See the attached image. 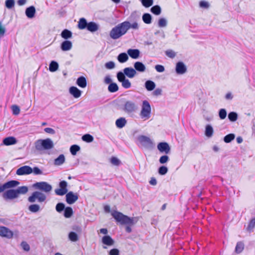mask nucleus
<instances>
[{
  "mask_svg": "<svg viewBox=\"0 0 255 255\" xmlns=\"http://www.w3.org/2000/svg\"><path fill=\"white\" fill-rule=\"evenodd\" d=\"M130 28L138 29V24L137 22L130 23L128 21H125L113 27L110 32V36L113 39H117L125 35Z\"/></svg>",
  "mask_w": 255,
  "mask_h": 255,
  "instance_id": "obj_1",
  "label": "nucleus"
},
{
  "mask_svg": "<svg viewBox=\"0 0 255 255\" xmlns=\"http://www.w3.org/2000/svg\"><path fill=\"white\" fill-rule=\"evenodd\" d=\"M111 214L116 222L120 223L122 225H127L126 227V231L128 233L131 232L130 226L134 225L137 221L136 218H130L117 211H114Z\"/></svg>",
  "mask_w": 255,
  "mask_h": 255,
  "instance_id": "obj_2",
  "label": "nucleus"
},
{
  "mask_svg": "<svg viewBox=\"0 0 255 255\" xmlns=\"http://www.w3.org/2000/svg\"><path fill=\"white\" fill-rule=\"evenodd\" d=\"M28 191L26 186L19 187L16 189H9L6 191L2 195L5 200H13L19 197L21 194H25Z\"/></svg>",
  "mask_w": 255,
  "mask_h": 255,
  "instance_id": "obj_3",
  "label": "nucleus"
},
{
  "mask_svg": "<svg viewBox=\"0 0 255 255\" xmlns=\"http://www.w3.org/2000/svg\"><path fill=\"white\" fill-rule=\"evenodd\" d=\"M35 148L38 151L49 150L54 147V144L50 138L38 139L35 142Z\"/></svg>",
  "mask_w": 255,
  "mask_h": 255,
  "instance_id": "obj_4",
  "label": "nucleus"
},
{
  "mask_svg": "<svg viewBox=\"0 0 255 255\" xmlns=\"http://www.w3.org/2000/svg\"><path fill=\"white\" fill-rule=\"evenodd\" d=\"M46 200V195L39 191L33 192L28 198V202L31 203H34L36 202L39 203H42L44 202Z\"/></svg>",
  "mask_w": 255,
  "mask_h": 255,
  "instance_id": "obj_5",
  "label": "nucleus"
},
{
  "mask_svg": "<svg viewBox=\"0 0 255 255\" xmlns=\"http://www.w3.org/2000/svg\"><path fill=\"white\" fill-rule=\"evenodd\" d=\"M151 109L149 103L144 100L142 102L140 116L141 119L146 120L150 118Z\"/></svg>",
  "mask_w": 255,
  "mask_h": 255,
  "instance_id": "obj_6",
  "label": "nucleus"
},
{
  "mask_svg": "<svg viewBox=\"0 0 255 255\" xmlns=\"http://www.w3.org/2000/svg\"><path fill=\"white\" fill-rule=\"evenodd\" d=\"M117 78L119 82L122 83V86L125 89H128L131 87L130 81L126 79L124 74L119 72L117 74Z\"/></svg>",
  "mask_w": 255,
  "mask_h": 255,
  "instance_id": "obj_7",
  "label": "nucleus"
},
{
  "mask_svg": "<svg viewBox=\"0 0 255 255\" xmlns=\"http://www.w3.org/2000/svg\"><path fill=\"white\" fill-rule=\"evenodd\" d=\"M136 109L137 107L135 103L131 101L126 102L123 107L124 111L128 114L134 112Z\"/></svg>",
  "mask_w": 255,
  "mask_h": 255,
  "instance_id": "obj_8",
  "label": "nucleus"
},
{
  "mask_svg": "<svg viewBox=\"0 0 255 255\" xmlns=\"http://www.w3.org/2000/svg\"><path fill=\"white\" fill-rule=\"evenodd\" d=\"M34 186L45 192H49L52 189L51 186L46 182H37L34 184Z\"/></svg>",
  "mask_w": 255,
  "mask_h": 255,
  "instance_id": "obj_9",
  "label": "nucleus"
},
{
  "mask_svg": "<svg viewBox=\"0 0 255 255\" xmlns=\"http://www.w3.org/2000/svg\"><path fill=\"white\" fill-rule=\"evenodd\" d=\"M13 232L8 228L4 226H0V237L6 238L7 239H11L13 237Z\"/></svg>",
  "mask_w": 255,
  "mask_h": 255,
  "instance_id": "obj_10",
  "label": "nucleus"
},
{
  "mask_svg": "<svg viewBox=\"0 0 255 255\" xmlns=\"http://www.w3.org/2000/svg\"><path fill=\"white\" fill-rule=\"evenodd\" d=\"M67 183L65 181H62L59 183V188L55 190V193L57 195L62 196L67 192Z\"/></svg>",
  "mask_w": 255,
  "mask_h": 255,
  "instance_id": "obj_11",
  "label": "nucleus"
},
{
  "mask_svg": "<svg viewBox=\"0 0 255 255\" xmlns=\"http://www.w3.org/2000/svg\"><path fill=\"white\" fill-rule=\"evenodd\" d=\"M19 182L16 180H11L4 183L0 186V193L3 192L5 190L14 188L19 185Z\"/></svg>",
  "mask_w": 255,
  "mask_h": 255,
  "instance_id": "obj_12",
  "label": "nucleus"
},
{
  "mask_svg": "<svg viewBox=\"0 0 255 255\" xmlns=\"http://www.w3.org/2000/svg\"><path fill=\"white\" fill-rule=\"evenodd\" d=\"M32 172V169L31 167L24 165L18 168L16 171V174L18 175H23L30 174Z\"/></svg>",
  "mask_w": 255,
  "mask_h": 255,
  "instance_id": "obj_13",
  "label": "nucleus"
},
{
  "mask_svg": "<svg viewBox=\"0 0 255 255\" xmlns=\"http://www.w3.org/2000/svg\"><path fill=\"white\" fill-rule=\"evenodd\" d=\"M78 198L79 196L77 193H74L70 191L66 194V201L68 204H72L78 199Z\"/></svg>",
  "mask_w": 255,
  "mask_h": 255,
  "instance_id": "obj_14",
  "label": "nucleus"
},
{
  "mask_svg": "<svg viewBox=\"0 0 255 255\" xmlns=\"http://www.w3.org/2000/svg\"><path fill=\"white\" fill-rule=\"evenodd\" d=\"M157 148L161 152H164L168 154L170 152V148L166 142H160L157 145Z\"/></svg>",
  "mask_w": 255,
  "mask_h": 255,
  "instance_id": "obj_15",
  "label": "nucleus"
},
{
  "mask_svg": "<svg viewBox=\"0 0 255 255\" xmlns=\"http://www.w3.org/2000/svg\"><path fill=\"white\" fill-rule=\"evenodd\" d=\"M129 78H133L137 74L136 71L132 67H127L124 69V73Z\"/></svg>",
  "mask_w": 255,
  "mask_h": 255,
  "instance_id": "obj_16",
  "label": "nucleus"
},
{
  "mask_svg": "<svg viewBox=\"0 0 255 255\" xmlns=\"http://www.w3.org/2000/svg\"><path fill=\"white\" fill-rule=\"evenodd\" d=\"M102 242L108 246H112L115 244L114 240L109 235L104 236L102 239Z\"/></svg>",
  "mask_w": 255,
  "mask_h": 255,
  "instance_id": "obj_17",
  "label": "nucleus"
},
{
  "mask_svg": "<svg viewBox=\"0 0 255 255\" xmlns=\"http://www.w3.org/2000/svg\"><path fill=\"white\" fill-rule=\"evenodd\" d=\"M186 67L183 62H178L177 63L176 66V71L177 73L183 74L186 72Z\"/></svg>",
  "mask_w": 255,
  "mask_h": 255,
  "instance_id": "obj_18",
  "label": "nucleus"
},
{
  "mask_svg": "<svg viewBox=\"0 0 255 255\" xmlns=\"http://www.w3.org/2000/svg\"><path fill=\"white\" fill-rule=\"evenodd\" d=\"M138 139L140 142L144 146H149L152 144L150 138L144 135L140 136Z\"/></svg>",
  "mask_w": 255,
  "mask_h": 255,
  "instance_id": "obj_19",
  "label": "nucleus"
},
{
  "mask_svg": "<svg viewBox=\"0 0 255 255\" xmlns=\"http://www.w3.org/2000/svg\"><path fill=\"white\" fill-rule=\"evenodd\" d=\"M69 93L75 98H78L81 96L82 92L77 87H74V86H72L69 89Z\"/></svg>",
  "mask_w": 255,
  "mask_h": 255,
  "instance_id": "obj_20",
  "label": "nucleus"
},
{
  "mask_svg": "<svg viewBox=\"0 0 255 255\" xmlns=\"http://www.w3.org/2000/svg\"><path fill=\"white\" fill-rule=\"evenodd\" d=\"M72 47V43L69 40H65L61 44V49L62 51L70 50Z\"/></svg>",
  "mask_w": 255,
  "mask_h": 255,
  "instance_id": "obj_21",
  "label": "nucleus"
},
{
  "mask_svg": "<svg viewBox=\"0 0 255 255\" xmlns=\"http://www.w3.org/2000/svg\"><path fill=\"white\" fill-rule=\"evenodd\" d=\"M35 12V7L34 6H30L26 9L25 14L28 18H32L34 17Z\"/></svg>",
  "mask_w": 255,
  "mask_h": 255,
  "instance_id": "obj_22",
  "label": "nucleus"
},
{
  "mask_svg": "<svg viewBox=\"0 0 255 255\" xmlns=\"http://www.w3.org/2000/svg\"><path fill=\"white\" fill-rule=\"evenodd\" d=\"M134 68L136 71L139 72H143L146 69L145 65L139 61H137L134 63Z\"/></svg>",
  "mask_w": 255,
  "mask_h": 255,
  "instance_id": "obj_23",
  "label": "nucleus"
},
{
  "mask_svg": "<svg viewBox=\"0 0 255 255\" xmlns=\"http://www.w3.org/2000/svg\"><path fill=\"white\" fill-rule=\"evenodd\" d=\"M128 54L133 59H137L139 56V51L138 49H129L128 50Z\"/></svg>",
  "mask_w": 255,
  "mask_h": 255,
  "instance_id": "obj_24",
  "label": "nucleus"
},
{
  "mask_svg": "<svg viewBox=\"0 0 255 255\" xmlns=\"http://www.w3.org/2000/svg\"><path fill=\"white\" fill-rule=\"evenodd\" d=\"M3 143L5 145H13L16 143V140L15 137L9 136L5 138L3 140Z\"/></svg>",
  "mask_w": 255,
  "mask_h": 255,
  "instance_id": "obj_25",
  "label": "nucleus"
},
{
  "mask_svg": "<svg viewBox=\"0 0 255 255\" xmlns=\"http://www.w3.org/2000/svg\"><path fill=\"white\" fill-rule=\"evenodd\" d=\"M77 84L81 88H84L87 86V81L83 76L79 77L76 82Z\"/></svg>",
  "mask_w": 255,
  "mask_h": 255,
  "instance_id": "obj_26",
  "label": "nucleus"
},
{
  "mask_svg": "<svg viewBox=\"0 0 255 255\" xmlns=\"http://www.w3.org/2000/svg\"><path fill=\"white\" fill-rule=\"evenodd\" d=\"M145 87L147 91H151L155 88V84L151 80H147L145 83Z\"/></svg>",
  "mask_w": 255,
  "mask_h": 255,
  "instance_id": "obj_27",
  "label": "nucleus"
},
{
  "mask_svg": "<svg viewBox=\"0 0 255 255\" xmlns=\"http://www.w3.org/2000/svg\"><path fill=\"white\" fill-rule=\"evenodd\" d=\"M88 23L84 18H81L78 23V27L79 29H84L87 27Z\"/></svg>",
  "mask_w": 255,
  "mask_h": 255,
  "instance_id": "obj_28",
  "label": "nucleus"
},
{
  "mask_svg": "<svg viewBox=\"0 0 255 255\" xmlns=\"http://www.w3.org/2000/svg\"><path fill=\"white\" fill-rule=\"evenodd\" d=\"M87 29L91 32H95L98 29V26L94 22H90L88 24Z\"/></svg>",
  "mask_w": 255,
  "mask_h": 255,
  "instance_id": "obj_29",
  "label": "nucleus"
},
{
  "mask_svg": "<svg viewBox=\"0 0 255 255\" xmlns=\"http://www.w3.org/2000/svg\"><path fill=\"white\" fill-rule=\"evenodd\" d=\"M61 36L64 39H68L72 37V33L71 31L67 29H65L62 31L61 33Z\"/></svg>",
  "mask_w": 255,
  "mask_h": 255,
  "instance_id": "obj_30",
  "label": "nucleus"
},
{
  "mask_svg": "<svg viewBox=\"0 0 255 255\" xmlns=\"http://www.w3.org/2000/svg\"><path fill=\"white\" fill-rule=\"evenodd\" d=\"M65 156L63 154H60L54 160V164L56 165H60L65 162Z\"/></svg>",
  "mask_w": 255,
  "mask_h": 255,
  "instance_id": "obj_31",
  "label": "nucleus"
},
{
  "mask_svg": "<svg viewBox=\"0 0 255 255\" xmlns=\"http://www.w3.org/2000/svg\"><path fill=\"white\" fill-rule=\"evenodd\" d=\"M126 124V121L125 118H121L118 119L116 122V125L119 128H123Z\"/></svg>",
  "mask_w": 255,
  "mask_h": 255,
  "instance_id": "obj_32",
  "label": "nucleus"
},
{
  "mask_svg": "<svg viewBox=\"0 0 255 255\" xmlns=\"http://www.w3.org/2000/svg\"><path fill=\"white\" fill-rule=\"evenodd\" d=\"M128 58V56L126 53H120L118 57V60L120 63L126 62Z\"/></svg>",
  "mask_w": 255,
  "mask_h": 255,
  "instance_id": "obj_33",
  "label": "nucleus"
},
{
  "mask_svg": "<svg viewBox=\"0 0 255 255\" xmlns=\"http://www.w3.org/2000/svg\"><path fill=\"white\" fill-rule=\"evenodd\" d=\"M73 214V209L71 207H67L64 210V217L67 218L71 217Z\"/></svg>",
  "mask_w": 255,
  "mask_h": 255,
  "instance_id": "obj_34",
  "label": "nucleus"
},
{
  "mask_svg": "<svg viewBox=\"0 0 255 255\" xmlns=\"http://www.w3.org/2000/svg\"><path fill=\"white\" fill-rule=\"evenodd\" d=\"M28 210L31 212L36 213L40 210V207L38 204H33L28 207Z\"/></svg>",
  "mask_w": 255,
  "mask_h": 255,
  "instance_id": "obj_35",
  "label": "nucleus"
},
{
  "mask_svg": "<svg viewBox=\"0 0 255 255\" xmlns=\"http://www.w3.org/2000/svg\"><path fill=\"white\" fill-rule=\"evenodd\" d=\"M244 249V244L242 242H239L237 243L236 248H235V252L237 254L241 253Z\"/></svg>",
  "mask_w": 255,
  "mask_h": 255,
  "instance_id": "obj_36",
  "label": "nucleus"
},
{
  "mask_svg": "<svg viewBox=\"0 0 255 255\" xmlns=\"http://www.w3.org/2000/svg\"><path fill=\"white\" fill-rule=\"evenodd\" d=\"M119 87L115 83H111L108 86V90L111 93H114L118 91Z\"/></svg>",
  "mask_w": 255,
  "mask_h": 255,
  "instance_id": "obj_37",
  "label": "nucleus"
},
{
  "mask_svg": "<svg viewBox=\"0 0 255 255\" xmlns=\"http://www.w3.org/2000/svg\"><path fill=\"white\" fill-rule=\"evenodd\" d=\"M142 20L146 24H150L151 22V16L150 14L146 13L142 15Z\"/></svg>",
  "mask_w": 255,
  "mask_h": 255,
  "instance_id": "obj_38",
  "label": "nucleus"
},
{
  "mask_svg": "<svg viewBox=\"0 0 255 255\" xmlns=\"http://www.w3.org/2000/svg\"><path fill=\"white\" fill-rule=\"evenodd\" d=\"M80 149V146L76 144L72 145L70 148L71 153L73 155H75L77 154V152L79 151Z\"/></svg>",
  "mask_w": 255,
  "mask_h": 255,
  "instance_id": "obj_39",
  "label": "nucleus"
},
{
  "mask_svg": "<svg viewBox=\"0 0 255 255\" xmlns=\"http://www.w3.org/2000/svg\"><path fill=\"white\" fill-rule=\"evenodd\" d=\"M58 68V64L55 61H52L49 65V70L51 72L56 71Z\"/></svg>",
  "mask_w": 255,
  "mask_h": 255,
  "instance_id": "obj_40",
  "label": "nucleus"
},
{
  "mask_svg": "<svg viewBox=\"0 0 255 255\" xmlns=\"http://www.w3.org/2000/svg\"><path fill=\"white\" fill-rule=\"evenodd\" d=\"M213 133V129L210 125H207L206 127L205 134L208 137H211Z\"/></svg>",
  "mask_w": 255,
  "mask_h": 255,
  "instance_id": "obj_41",
  "label": "nucleus"
},
{
  "mask_svg": "<svg viewBox=\"0 0 255 255\" xmlns=\"http://www.w3.org/2000/svg\"><path fill=\"white\" fill-rule=\"evenodd\" d=\"M68 237L69 240L72 242H76L79 240L77 235L74 232H70Z\"/></svg>",
  "mask_w": 255,
  "mask_h": 255,
  "instance_id": "obj_42",
  "label": "nucleus"
},
{
  "mask_svg": "<svg viewBox=\"0 0 255 255\" xmlns=\"http://www.w3.org/2000/svg\"><path fill=\"white\" fill-rule=\"evenodd\" d=\"M151 11L155 15H159L161 13V8L159 5H154L151 8Z\"/></svg>",
  "mask_w": 255,
  "mask_h": 255,
  "instance_id": "obj_43",
  "label": "nucleus"
},
{
  "mask_svg": "<svg viewBox=\"0 0 255 255\" xmlns=\"http://www.w3.org/2000/svg\"><path fill=\"white\" fill-rule=\"evenodd\" d=\"M228 118L231 122H235L238 119V115L236 112H230L228 115Z\"/></svg>",
  "mask_w": 255,
  "mask_h": 255,
  "instance_id": "obj_44",
  "label": "nucleus"
},
{
  "mask_svg": "<svg viewBox=\"0 0 255 255\" xmlns=\"http://www.w3.org/2000/svg\"><path fill=\"white\" fill-rule=\"evenodd\" d=\"M235 137V135L233 133H230L226 135L224 138V140L226 143H229L233 140Z\"/></svg>",
  "mask_w": 255,
  "mask_h": 255,
  "instance_id": "obj_45",
  "label": "nucleus"
},
{
  "mask_svg": "<svg viewBox=\"0 0 255 255\" xmlns=\"http://www.w3.org/2000/svg\"><path fill=\"white\" fill-rule=\"evenodd\" d=\"M82 139L83 141L87 142H92L94 140L93 137L90 134H86L83 135Z\"/></svg>",
  "mask_w": 255,
  "mask_h": 255,
  "instance_id": "obj_46",
  "label": "nucleus"
},
{
  "mask_svg": "<svg viewBox=\"0 0 255 255\" xmlns=\"http://www.w3.org/2000/svg\"><path fill=\"white\" fill-rule=\"evenodd\" d=\"M255 227V218L252 219L249 222L247 229L249 231H251L253 230V229Z\"/></svg>",
  "mask_w": 255,
  "mask_h": 255,
  "instance_id": "obj_47",
  "label": "nucleus"
},
{
  "mask_svg": "<svg viewBox=\"0 0 255 255\" xmlns=\"http://www.w3.org/2000/svg\"><path fill=\"white\" fill-rule=\"evenodd\" d=\"M219 116L221 120H224L226 118L227 112L225 109H221L219 112Z\"/></svg>",
  "mask_w": 255,
  "mask_h": 255,
  "instance_id": "obj_48",
  "label": "nucleus"
},
{
  "mask_svg": "<svg viewBox=\"0 0 255 255\" xmlns=\"http://www.w3.org/2000/svg\"><path fill=\"white\" fill-rule=\"evenodd\" d=\"M111 163L114 165L118 166L120 164V160L116 157L113 156L110 159Z\"/></svg>",
  "mask_w": 255,
  "mask_h": 255,
  "instance_id": "obj_49",
  "label": "nucleus"
},
{
  "mask_svg": "<svg viewBox=\"0 0 255 255\" xmlns=\"http://www.w3.org/2000/svg\"><path fill=\"white\" fill-rule=\"evenodd\" d=\"M11 110L13 114L14 115H17L20 113V109L18 106L16 105H13L11 106Z\"/></svg>",
  "mask_w": 255,
  "mask_h": 255,
  "instance_id": "obj_50",
  "label": "nucleus"
},
{
  "mask_svg": "<svg viewBox=\"0 0 255 255\" xmlns=\"http://www.w3.org/2000/svg\"><path fill=\"white\" fill-rule=\"evenodd\" d=\"M14 5V0H6L5 1V6L8 8L10 9L13 7Z\"/></svg>",
  "mask_w": 255,
  "mask_h": 255,
  "instance_id": "obj_51",
  "label": "nucleus"
},
{
  "mask_svg": "<svg viewBox=\"0 0 255 255\" xmlns=\"http://www.w3.org/2000/svg\"><path fill=\"white\" fill-rule=\"evenodd\" d=\"M141 2L142 5L145 7H149L153 4L152 0H143Z\"/></svg>",
  "mask_w": 255,
  "mask_h": 255,
  "instance_id": "obj_52",
  "label": "nucleus"
},
{
  "mask_svg": "<svg viewBox=\"0 0 255 255\" xmlns=\"http://www.w3.org/2000/svg\"><path fill=\"white\" fill-rule=\"evenodd\" d=\"M168 171V169L166 166H162L158 169V173L160 175H165Z\"/></svg>",
  "mask_w": 255,
  "mask_h": 255,
  "instance_id": "obj_53",
  "label": "nucleus"
},
{
  "mask_svg": "<svg viewBox=\"0 0 255 255\" xmlns=\"http://www.w3.org/2000/svg\"><path fill=\"white\" fill-rule=\"evenodd\" d=\"M65 209V205L62 203H59L56 206V210L58 212H62Z\"/></svg>",
  "mask_w": 255,
  "mask_h": 255,
  "instance_id": "obj_54",
  "label": "nucleus"
},
{
  "mask_svg": "<svg viewBox=\"0 0 255 255\" xmlns=\"http://www.w3.org/2000/svg\"><path fill=\"white\" fill-rule=\"evenodd\" d=\"M166 55L169 58H173L176 56L175 52L172 50H168L165 51Z\"/></svg>",
  "mask_w": 255,
  "mask_h": 255,
  "instance_id": "obj_55",
  "label": "nucleus"
},
{
  "mask_svg": "<svg viewBox=\"0 0 255 255\" xmlns=\"http://www.w3.org/2000/svg\"><path fill=\"white\" fill-rule=\"evenodd\" d=\"M21 246L25 251L28 252L30 250L29 245L26 242H22L21 243Z\"/></svg>",
  "mask_w": 255,
  "mask_h": 255,
  "instance_id": "obj_56",
  "label": "nucleus"
},
{
  "mask_svg": "<svg viewBox=\"0 0 255 255\" xmlns=\"http://www.w3.org/2000/svg\"><path fill=\"white\" fill-rule=\"evenodd\" d=\"M169 160V157L167 155H163L159 158V162L161 164H164L167 162Z\"/></svg>",
  "mask_w": 255,
  "mask_h": 255,
  "instance_id": "obj_57",
  "label": "nucleus"
},
{
  "mask_svg": "<svg viewBox=\"0 0 255 255\" xmlns=\"http://www.w3.org/2000/svg\"><path fill=\"white\" fill-rule=\"evenodd\" d=\"M166 20L163 18H161L158 20V26L159 27H164L166 25Z\"/></svg>",
  "mask_w": 255,
  "mask_h": 255,
  "instance_id": "obj_58",
  "label": "nucleus"
},
{
  "mask_svg": "<svg viewBox=\"0 0 255 255\" xmlns=\"http://www.w3.org/2000/svg\"><path fill=\"white\" fill-rule=\"evenodd\" d=\"M109 254V255H119L120 252L117 249H113L110 251Z\"/></svg>",
  "mask_w": 255,
  "mask_h": 255,
  "instance_id": "obj_59",
  "label": "nucleus"
},
{
  "mask_svg": "<svg viewBox=\"0 0 255 255\" xmlns=\"http://www.w3.org/2000/svg\"><path fill=\"white\" fill-rule=\"evenodd\" d=\"M115 63L112 61H110L106 63L105 66L107 69H112L115 67Z\"/></svg>",
  "mask_w": 255,
  "mask_h": 255,
  "instance_id": "obj_60",
  "label": "nucleus"
},
{
  "mask_svg": "<svg viewBox=\"0 0 255 255\" xmlns=\"http://www.w3.org/2000/svg\"><path fill=\"white\" fill-rule=\"evenodd\" d=\"M155 69L158 72H162L165 70L164 66L161 65H156Z\"/></svg>",
  "mask_w": 255,
  "mask_h": 255,
  "instance_id": "obj_61",
  "label": "nucleus"
},
{
  "mask_svg": "<svg viewBox=\"0 0 255 255\" xmlns=\"http://www.w3.org/2000/svg\"><path fill=\"white\" fill-rule=\"evenodd\" d=\"M32 172L35 175L42 174L41 170L37 167H34L33 169H32Z\"/></svg>",
  "mask_w": 255,
  "mask_h": 255,
  "instance_id": "obj_62",
  "label": "nucleus"
},
{
  "mask_svg": "<svg viewBox=\"0 0 255 255\" xmlns=\"http://www.w3.org/2000/svg\"><path fill=\"white\" fill-rule=\"evenodd\" d=\"M44 131L48 133H50V134H54L55 133V130L52 128H44Z\"/></svg>",
  "mask_w": 255,
  "mask_h": 255,
  "instance_id": "obj_63",
  "label": "nucleus"
},
{
  "mask_svg": "<svg viewBox=\"0 0 255 255\" xmlns=\"http://www.w3.org/2000/svg\"><path fill=\"white\" fill-rule=\"evenodd\" d=\"M200 6L202 7L208 8L209 7V4L205 1H201L200 2Z\"/></svg>",
  "mask_w": 255,
  "mask_h": 255,
  "instance_id": "obj_64",
  "label": "nucleus"
}]
</instances>
